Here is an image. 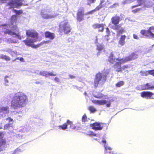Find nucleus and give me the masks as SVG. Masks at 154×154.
<instances>
[{
    "mask_svg": "<svg viewBox=\"0 0 154 154\" xmlns=\"http://www.w3.org/2000/svg\"><path fill=\"white\" fill-rule=\"evenodd\" d=\"M122 20L120 17L117 15L112 17L111 20V22L114 25L118 24L119 22Z\"/></svg>",
    "mask_w": 154,
    "mask_h": 154,
    "instance_id": "obj_16",
    "label": "nucleus"
},
{
    "mask_svg": "<svg viewBox=\"0 0 154 154\" xmlns=\"http://www.w3.org/2000/svg\"><path fill=\"white\" fill-rule=\"evenodd\" d=\"M45 38H48L50 40H53L55 37V34L53 32H51L49 31H47L44 33Z\"/></svg>",
    "mask_w": 154,
    "mask_h": 154,
    "instance_id": "obj_18",
    "label": "nucleus"
},
{
    "mask_svg": "<svg viewBox=\"0 0 154 154\" xmlns=\"http://www.w3.org/2000/svg\"><path fill=\"white\" fill-rule=\"evenodd\" d=\"M6 25H7L5 24L3 25V26H6Z\"/></svg>",
    "mask_w": 154,
    "mask_h": 154,
    "instance_id": "obj_63",
    "label": "nucleus"
},
{
    "mask_svg": "<svg viewBox=\"0 0 154 154\" xmlns=\"http://www.w3.org/2000/svg\"><path fill=\"white\" fill-rule=\"evenodd\" d=\"M137 5L132 6V8L133 7H136L138 6H141L142 5H144V7L147 8H149L152 6V5L146 6L145 5V1L146 0H137Z\"/></svg>",
    "mask_w": 154,
    "mask_h": 154,
    "instance_id": "obj_21",
    "label": "nucleus"
},
{
    "mask_svg": "<svg viewBox=\"0 0 154 154\" xmlns=\"http://www.w3.org/2000/svg\"><path fill=\"white\" fill-rule=\"evenodd\" d=\"M140 96L143 98L154 99V93L150 91H143L140 93Z\"/></svg>",
    "mask_w": 154,
    "mask_h": 154,
    "instance_id": "obj_10",
    "label": "nucleus"
},
{
    "mask_svg": "<svg viewBox=\"0 0 154 154\" xmlns=\"http://www.w3.org/2000/svg\"><path fill=\"white\" fill-rule=\"evenodd\" d=\"M11 23L12 25L16 23L17 22V16L16 15H13L12 16L11 19Z\"/></svg>",
    "mask_w": 154,
    "mask_h": 154,
    "instance_id": "obj_28",
    "label": "nucleus"
},
{
    "mask_svg": "<svg viewBox=\"0 0 154 154\" xmlns=\"http://www.w3.org/2000/svg\"><path fill=\"white\" fill-rule=\"evenodd\" d=\"M3 133L2 132L0 131V137H2V135H3Z\"/></svg>",
    "mask_w": 154,
    "mask_h": 154,
    "instance_id": "obj_57",
    "label": "nucleus"
},
{
    "mask_svg": "<svg viewBox=\"0 0 154 154\" xmlns=\"http://www.w3.org/2000/svg\"><path fill=\"white\" fill-rule=\"evenodd\" d=\"M123 58H121L120 57H118L116 58L113 52H111L108 57V59L106 60L107 63H109L110 65L113 64L116 61H122Z\"/></svg>",
    "mask_w": 154,
    "mask_h": 154,
    "instance_id": "obj_5",
    "label": "nucleus"
},
{
    "mask_svg": "<svg viewBox=\"0 0 154 154\" xmlns=\"http://www.w3.org/2000/svg\"><path fill=\"white\" fill-rule=\"evenodd\" d=\"M106 33L107 34V35H106L105 36V37H108L110 35V31L108 27L106 28Z\"/></svg>",
    "mask_w": 154,
    "mask_h": 154,
    "instance_id": "obj_45",
    "label": "nucleus"
},
{
    "mask_svg": "<svg viewBox=\"0 0 154 154\" xmlns=\"http://www.w3.org/2000/svg\"><path fill=\"white\" fill-rule=\"evenodd\" d=\"M8 78L10 79V78L8 77H6L5 79V84L6 85H8Z\"/></svg>",
    "mask_w": 154,
    "mask_h": 154,
    "instance_id": "obj_47",
    "label": "nucleus"
},
{
    "mask_svg": "<svg viewBox=\"0 0 154 154\" xmlns=\"http://www.w3.org/2000/svg\"><path fill=\"white\" fill-rule=\"evenodd\" d=\"M138 56L136 52L131 53L128 56L124 58H123L122 63H125L128 61L134 60L137 58Z\"/></svg>",
    "mask_w": 154,
    "mask_h": 154,
    "instance_id": "obj_8",
    "label": "nucleus"
},
{
    "mask_svg": "<svg viewBox=\"0 0 154 154\" xmlns=\"http://www.w3.org/2000/svg\"><path fill=\"white\" fill-rule=\"evenodd\" d=\"M124 85V82L122 81H120L116 84V86L117 87H120Z\"/></svg>",
    "mask_w": 154,
    "mask_h": 154,
    "instance_id": "obj_38",
    "label": "nucleus"
},
{
    "mask_svg": "<svg viewBox=\"0 0 154 154\" xmlns=\"http://www.w3.org/2000/svg\"><path fill=\"white\" fill-rule=\"evenodd\" d=\"M88 134L89 136H96L97 135V134L94 133L93 131H89L88 132Z\"/></svg>",
    "mask_w": 154,
    "mask_h": 154,
    "instance_id": "obj_44",
    "label": "nucleus"
},
{
    "mask_svg": "<svg viewBox=\"0 0 154 154\" xmlns=\"http://www.w3.org/2000/svg\"><path fill=\"white\" fill-rule=\"evenodd\" d=\"M115 25V26H114V27L112 29L116 31L118 30H119L120 28L121 27V26L120 25V24H117V25Z\"/></svg>",
    "mask_w": 154,
    "mask_h": 154,
    "instance_id": "obj_41",
    "label": "nucleus"
},
{
    "mask_svg": "<svg viewBox=\"0 0 154 154\" xmlns=\"http://www.w3.org/2000/svg\"><path fill=\"white\" fill-rule=\"evenodd\" d=\"M102 142L104 143H106V141L105 140H102Z\"/></svg>",
    "mask_w": 154,
    "mask_h": 154,
    "instance_id": "obj_59",
    "label": "nucleus"
},
{
    "mask_svg": "<svg viewBox=\"0 0 154 154\" xmlns=\"http://www.w3.org/2000/svg\"><path fill=\"white\" fill-rule=\"evenodd\" d=\"M154 30V26L150 27L147 30L142 29L140 31V33L142 35L141 37H144L151 38H154V34L152 33L151 30Z\"/></svg>",
    "mask_w": 154,
    "mask_h": 154,
    "instance_id": "obj_4",
    "label": "nucleus"
},
{
    "mask_svg": "<svg viewBox=\"0 0 154 154\" xmlns=\"http://www.w3.org/2000/svg\"><path fill=\"white\" fill-rule=\"evenodd\" d=\"M18 0H11L8 2L7 5L10 6V8H18L19 7Z\"/></svg>",
    "mask_w": 154,
    "mask_h": 154,
    "instance_id": "obj_15",
    "label": "nucleus"
},
{
    "mask_svg": "<svg viewBox=\"0 0 154 154\" xmlns=\"http://www.w3.org/2000/svg\"><path fill=\"white\" fill-rule=\"evenodd\" d=\"M28 101L27 96L23 93L16 94L11 101V105L14 109L22 108L26 105Z\"/></svg>",
    "mask_w": 154,
    "mask_h": 154,
    "instance_id": "obj_1",
    "label": "nucleus"
},
{
    "mask_svg": "<svg viewBox=\"0 0 154 154\" xmlns=\"http://www.w3.org/2000/svg\"><path fill=\"white\" fill-rule=\"evenodd\" d=\"M103 77V75L100 73H98L96 75L94 82V85L95 88L97 87L99 82L101 80Z\"/></svg>",
    "mask_w": 154,
    "mask_h": 154,
    "instance_id": "obj_14",
    "label": "nucleus"
},
{
    "mask_svg": "<svg viewBox=\"0 0 154 154\" xmlns=\"http://www.w3.org/2000/svg\"><path fill=\"white\" fill-rule=\"evenodd\" d=\"M71 28L68 22L66 20L63 21L59 25V31L60 33L63 32L65 34H68L71 31Z\"/></svg>",
    "mask_w": 154,
    "mask_h": 154,
    "instance_id": "obj_2",
    "label": "nucleus"
},
{
    "mask_svg": "<svg viewBox=\"0 0 154 154\" xmlns=\"http://www.w3.org/2000/svg\"><path fill=\"white\" fill-rule=\"evenodd\" d=\"M19 59V57H17V58H16L15 60H14L13 61H15L16 60Z\"/></svg>",
    "mask_w": 154,
    "mask_h": 154,
    "instance_id": "obj_61",
    "label": "nucleus"
},
{
    "mask_svg": "<svg viewBox=\"0 0 154 154\" xmlns=\"http://www.w3.org/2000/svg\"><path fill=\"white\" fill-rule=\"evenodd\" d=\"M6 144V139L4 138L3 137H2L0 139V147L5 146Z\"/></svg>",
    "mask_w": 154,
    "mask_h": 154,
    "instance_id": "obj_26",
    "label": "nucleus"
},
{
    "mask_svg": "<svg viewBox=\"0 0 154 154\" xmlns=\"http://www.w3.org/2000/svg\"><path fill=\"white\" fill-rule=\"evenodd\" d=\"M121 61L116 62L113 65L114 69L116 72H122V70L126 69L128 68L129 67L128 65H124L122 67L121 64L123 63H122V61Z\"/></svg>",
    "mask_w": 154,
    "mask_h": 154,
    "instance_id": "obj_6",
    "label": "nucleus"
},
{
    "mask_svg": "<svg viewBox=\"0 0 154 154\" xmlns=\"http://www.w3.org/2000/svg\"><path fill=\"white\" fill-rule=\"evenodd\" d=\"M105 25V24H103V23L100 24L95 23L93 25L92 27L94 29H100V28H101V29L99 30V32H102L103 31L104 29V26Z\"/></svg>",
    "mask_w": 154,
    "mask_h": 154,
    "instance_id": "obj_20",
    "label": "nucleus"
},
{
    "mask_svg": "<svg viewBox=\"0 0 154 154\" xmlns=\"http://www.w3.org/2000/svg\"><path fill=\"white\" fill-rule=\"evenodd\" d=\"M102 123L97 122L90 124V126L92 128V129L95 131L101 130L103 127L102 125Z\"/></svg>",
    "mask_w": 154,
    "mask_h": 154,
    "instance_id": "obj_11",
    "label": "nucleus"
},
{
    "mask_svg": "<svg viewBox=\"0 0 154 154\" xmlns=\"http://www.w3.org/2000/svg\"><path fill=\"white\" fill-rule=\"evenodd\" d=\"M96 47V49L99 51H101L104 49L103 46L100 44H97Z\"/></svg>",
    "mask_w": 154,
    "mask_h": 154,
    "instance_id": "obj_34",
    "label": "nucleus"
},
{
    "mask_svg": "<svg viewBox=\"0 0 154 154\" xmlns=\"http://www.w3.org/2000/svg\"><path fill=\"white\" fill-rule=\"evenodd\" d=\"M133 38L136 39H138L139 38L137 35L135 34H134L133 35Z\"/></svg>",
    "mask_w": 154,
    "mask_h": 154,
    "instance_id": "obj_51",
    "label": "nucleus"
},
{
    "mask_svg": "<svg viewBox=\"0 0 154 154\" xmlns=\"http://www.w3.org/2000/svg\"><path fill=\"white\" fill-rule=\"evenodd\" d=\"M20 61H23L24 59L23 57H21L20 58Z\"/></svg>",
    "mask_w": 154,
    "mask_h": 154,
    "instance_id": "obj_58",
    "label": "nucleus"
},
{
    "mask_svg": "<svg viewBox=\"0 0 154 154\" xmlns=\"http://www.w3.org/2000/svg\"><path fill=\"white\" fill-rule=\"evenodd\" d=\"M0 59H4L7 61H9L11 60V58L3 54L0 55Z\"/></svg>",
    "mask_w": 154,
    "mask_h": 154,
    "instance_id": "obj_29",
    "label": "nucleus"
},
{
    "mask_svg": "<svg viewBox=\"0 0 154 154\" xmlns=\"http://www.w3.org/2000/svg\"><path fill=\"white\" fill-rule=\"evenodd\" d=\"M132 6L131 8V12L134 14L142 10V8H141L134 9L135 7H133L132 8Z\"/></svg>",
    "mask_w": 154,
    "mask_h": 154,
    "instance_id": "obj_32",
    "label": "nucleus"
},
{
    "mask_svg": "<svg viewBox=\"0 0 154 154\" xmlns=\"http://www.w3.org/2000/svg\"><path fill=\"white\" fill-rule=\"evenodd\" d=\"M54 80L57 82H59L60 81L59 79L57 77H55L54 79Z\"/></svg>",
    "mask_w": 154,
    "mask_h": 154,
    "instance_id": "obj_52",
    "label": "nucleus"
},
{
    "mask_svg": "<svg viewBox=\"0 0 154 154\" xmlns=\"http://www.w3.org/2000/svg\"><path fill=\"white\" fill-rule=\"evenodd\" d=\"M69 77L71 79H74L75 78V76L72 75H69Z\"/></svg>",
    "mask_w": 154,
    "mask_h": 154,
    "instance_id": "obj_55",
    "label": "nucleus"
},
{
    "mask_svg": "<svg viewBox=\"0 0 154 154\" xmlns=\"http://www.w3.org/2000/svg\"><path fill=\"white\" fill-rule=\"evenodd\" d=\"M19 7L22 6H27L30 2V0H18Z\"/></svg>",
    "mask_w": 154,
    "mask_h": 154,
    "instance_id": "obj_23",
    "label": "nucleus"
},
{
    "mask_svg": "<svg viewBox=\"0 0 154 154\" xmlns=\"http://www.w3.org/2000/svg\"><path fill=\"white\" fill-rule=\"evenodd\" d=\"M13 11L16 14V15H20L23 13V11L21 10H17L15 9H14Z\"/></svg>",
    "mask_w": 154,
    "mask_h": 154,
    "instance_id": "obj_40",
    "label": "nucleus"
},
{
    "mask_svg": "<svg viewBox=\"0 0 154 154\" xmlns=\"http://www.w3.org/2000/svg\"><path fill=\"white\" fill-rule=\"evenodd\" d=\"M140 73L142 75L147 76L149 74L148 71H141L140 72Z\"/></svg>",
    "mask_w": 154,
    "mask_h": 154,
    "instance_id": "obj_43",
    "label": "nucleus"
},
{
    "mask_svg": "<svg viewBox=\"0 0 154 154\" xmlns=\"http://www.w3.org/2000/svg\"><path fill=\"white\" fill-rule=\"evenodd\" d=\"M117 35L118 36L121 34H122L123 33L125 32V30L123 28H122L116 31Z\"/></svg>",
    "mask_w": 154,
    "mask_h": 154,
    "instance_id": "obj_37",
    "label": "nucleus"
},
{
    "mask_svg": "<svg viewBox=\"0 0 154 154\" xmlns=\"http://www.w3.org/2000/svg\"><path fill=\"white\" fill-rule=\"evenodd\" d=\"M85 11L83 8H79L76 13V20L80 22L84 20V15Z\"/></svg>",
    "mask_w": 154,
    "mask_h": 154,
    "instance_id": "obj_7",
    "label": "nucleus"
},
{
    "mask_svg": "<svg viewBox=\"0 0 154 154\" xmlns=\"http://www.w3.org/2000/svg\"><path fill=\"white\" fill-rule=\"evenodd\" d=\"M99 10L98 9V8H97V7H96L95 8V9L86 13L85 14V15H87L88 14H91L94 13L96 11H99Z\"/></svg>",
    "mask_w": 154,
    "mask_h": 154,
    "instance_id": "obj_36",
    "label": "nucleus"
},
{
    "mask_svg": "<svg viewBox=\"0 0 154 154\" xmlns=\"http://www.w3.org/2000/svg\"><path fill=\"white\" fill-rule=\"evenodd\" d=\"M50 12L47 10H42L41 12V15L42 18L45 19H51L53 16L50 14Z\"/></svg>",
    "mask_w": 154,
    "mask_h": 154,
    "instance_id": "obj_13",
    "label": "nucleus"
},
{
    "mask_svg": "<svg viewBox=\"0 0 154 154\" xmlns=\"http://www.w3.org/2000/svg\"><path fill=\"white\" fill-rule=\"evenodd\" d=\"M94 96L97 98H101L103 96V95L99 92H95L93 94Z\"/></svg>",
    "mask_w": 154,
    "mask_h": 154,
    "instance_id": "obj_25",
    "label": "nucleus"
},
{
    "mask_svg": "<svg viewBox=\"0 0 154 154\" xmlns=\"http://www.w3.org/2000/svg\"><path fill=\"white\" fill-rule=\"evenodd\" d=\"M97 56H98V55H100V53L99 52H98V53H97Z\"/></svg>",
    "mask_w": 154,
    "mask_h": 154,
    "instance_id": "obj_60",
    "label": "nucleus"
},
{
    "mask_svg": "<svg viewBox=\"0 0 154 154\" xmlns=\"http://www.w3.org/2000/svg\"><path fill=\"white\" fill-rule=\"evenodd\" d=\"M141 87L142 90H152L154 89V84L147 83L142 85Z\"/></svg>",
    "mask_w": 154,
    "mask_h": 154,
    "instance_id": "obj_17",
    "label": "nucleus"
},
{
    "mask_svg": "<svg viewBox=\"0 0 154 154\" xmlns=\"http://www.w3.org/2000/svg\"><path fill=\"white\" fill-rule=\"evenodd\" d=\"M10 126V124H7L4 126V129H6L8 128Z\"/></svg>",
    "mask_w": 154,
    "mask_h": 154,
    "instance_id": "obj_50",
    "label": "nucleus"
},
{
    "mask_svg": "<svg viewBox=\"0 0 154 154\" xmlns=\"http://www.w3.org/2000/svg\"><path fill=\"white\" fill-rule=\"evenodd\" d=\"M4 33L5 34H8V35H12L16 34V33L15 32H13L11 30H9L8 29H7L6 31L4 32Z\"/></svg>",
    "mask_w": 154,
    "mask_h": 154,
    "instance_id": "obj_33",
    "label": "nucleus"
},
{
    "mask_svg": "<svg viewBox=\"0 0 154 154\" xmlns=\"http://www.w3.org/2000/svg\"><path fill=\"white\" fill-rule=\"evenodd\" d=\"M15 35L20 40L21 39V38L20 36L18 34H15Z\"/></svg>",
    "mask_w": 154,
    "mask_h": 154,
    "instance_id": "obj_53",
    "label": "nucleus"
},
{
    "mask_svg": "<svg viewBox=\"0 0 154 154\" xmlns=\"http://www.w3.org/2000/svg\"><path fill=\"white\" fill-rule=\"evenodd\" d=\"M9 107L8 106L6 107H2L1 109L0 110L1 112L7 111H9L8 110Z\"/></svg>",
    "mask_w": 154,
    "mask_h": 154,
    "instance_id": "obj_42",
    "label": "nucleus"
},
{
    "mask_svg": "<svg viewBox=\"0 0 154 154\" xmlns=\"http://www.w3.org/2000/svg\"><path fill=\"white\" fill-rule=\"evenodd\" d=\"M67 123L68 125H70L69 128L72 130H74L76 128V127L72 121H70L69 120H67Z\"/></svg>",
    "mask_w": 154,
    "mask_h": 154,
    "instance_id": "obj_27",
    "label": "nucleus"
},
{
    "mask_svg": "<svg viewBox=\"0 0 154 154\" xmlns=\"http://www.w3.org/2000/svg\"><path fill=\"white\" fill-rule=\"evenodd\" d=\"M96 0H87V5H90V4L94 3Z\"/></svg>",
    "mask_w": 154,
    "mask_h": 154,
    "instance_id": "obj_46",
    "label": "nucleus"
},
{
    "mask_svg": "<svg viewBox=\"0 0 154 154\" xmlns=\"http://www.w3.org/2000/svg\"><path fill=\"white\" fill-rule=\"evenodd\" d=\"M112 148L110 147L105 148V154H113L112 151Z\"/></svg>",
    "mask_w": 154,
    "mask_h": 154,
    "instance_id": "obj_30",
    "label": "nucleus"
},
{
    "mask_svg": "<svg viewBox=\"0 0 154 154\" xmlns=\"http://www.w3.org/2000/svg\"><path fill=\"white\" fill-rule=\"evenodd\" d=\"M39 74L42 76L45 77L48 76H54L56 75V74H54L52 72H47L45 71H41L39 72Z\"/></svg>",
    "mask_w": 154,
    "mask_h": 154,
    "instance_id": "obj_19",
    "label": "nucleus"
},
{
    "mask_svg": "<svg viewBox=\"0 0 154 154\" xmlns=\"http://www.w3.org/2000/svg\"><path fill=\"white\" fill-rule=\"evenodd\" d=\"M93 102L94 103L97 104L99 105H103L106 104V106L107 107H109L111 106V100H109L107 102L105 100H94L93 101Z\"/></svg>",
    "mask_w": 154,
    "mask_h": 154,
    "instance_id": "obj_12",
    "label": "nucleus"
},
{
    "mask_svg": "<svg viewBox=\"0 0 154 154\" xmlns=\"http://www.w3.org/2000/svg\"><path fill=\"white\" fill-rule=\"evenodd\" d=\"M126 38L125 35H123L121 36L118 42L119 45L120 46L124 45L125 44V40Z\"/></svg>",
    "mask_w": 154,
    "mask_h": 154,
    "instance_id": "obj_22",
    "label": "nucleus"
},
{
    "mask_svg": "<svg viewBox=\"0 0 154 154\" xmlns=\"http://www.w3.org/2000/svg\"><path fill=\"white\" fill-rule=\"evenodd\" d=\"M149 74L154 76V69L148 70Z\"/></svg>",
    "mask_w": 154,
    "mask_h": 154,
    "instance_id": "obj_48",
    "label": "nucleus"
},
{
    "mask_svg": "<svg viewBox=\"0 0 154 154\" xmlns=\"http://www.w3.org/2000/svg\"><path fill=\"white\" fill-rule=\"evenodd\" d=\"M88 120L85 114H84L82 117V122H85L88 121Z\"/></svg>",
    "mask_w": 154,
    "mask_h": 154,
    "instance_id": "obj_39",
    "label": "nucleus"
},
{
    "mask_svg": "<svg viewBox=\"0 0 154 154\" xmlns=\"http://www.w3.org/2000/svg\"><path fill=\"white\" fill-rule=\"evenodd\" d=\"M23 41L26 45L31 47L34 48L39 47L44 44L46 43L47 42V41L42 42L38 44L35 45L33 44V43L37 42L36 39H32V38H27L26 39L23 40Z\"/></svg>",
    "mask_w": 154,
    "mask_h": 154,
    "instance_id": "obj_3",
    "label": "nucleus"
},
{
    "mask_svg": "<svg viewBox=\"0 0 154 154\" xmlns=\"http://www.w3.org/2000/svg\"><path fill=\"white\" fill-rule=\"evenodd\" d=\"M107 5L106 0H100V2L99 5L97 7L100 10L102 8L106 7Z\"/></svg>",
    "mask_w": 154,
    "mask_h": 154,
    "instance_id": "obj_24",
    "label": "nucleus"
},
{
    "mask_svg": "<svg viewBox=\"0 0 154 154\" xmlns=\"http://www.w3.org/2000/svg\"><path fill=\"white\" fill-rule=\"evenodd\" d=\"M68 124L67 123V120L66 122L62 125H60L58 127L60 129H61L63 130L66 129L67 128Z\"/></svg>",
    "mask_w": 154,
    "mask_h": 154,
    "instance_id": "obj_31",
    "label": "nucleus"
},
{
    "mask_svg": "<svg viewBox=\"0 0 154 154\" xmlns=\"http://www.w3.org/2000/svg\"><path fill=\"white\" fill-rule=\"evenodd\" d=\"M119 4L117 3H115L113 4L112 5L110 6V8H115L117 6H118Z\"/></svg>",
    "mask_w": 154,
    "mask_h": 154,
    "instance_id": "obj_49",
    "label": "nucleus"
},
{
    "mask_svg": "<svg viewBox=\"0 0 154 154\" xmlns=\"http://www.w3.org/2000/svg\"><path fill=\"white\" fill-rule=\"evenodd\" d=\"M17 42V41L16 40H11V43H16Z\"/></svg>",
    "mask_w": 154,
    "mask_h": 154,
    "instance_id": "obj_56",
    "label": "nucleus"
},
{
    "mask_svg": "<svg viewBox=\"0 0 154 154\" xmlns=\"http://www.w3.org/2000/svg\"><path fill=\"white\" fill-rule=\"evenodd\" d=\"M7 120H9V122H11L13 121V119H11V117H8L7 119Z\"/></svg>",
    "mask_w": 154,
    "mask_h": 154,
    "instance_id": "obj_54",
    "label": "nucleus"
},
{
    "mask_svg": "<svg viewBox=\"0 0 154 154\" xmlns=\"http://www.w3.org/2000/svg\"><path fill=\"white\" fill-rule=\"evenodd\" d=\"M88 109L90 111L91 113H94L96 111V109L92 106H89Z\"/></svg>",
    "mask_w": 154,
    "mask_h": 154,
    "instance_id": "obj_35",
    "label": "nucleus"
},
{
    "mask_svg": "<svg viewBox=\"0 0 154 154\" xmlns=\"http://www.w3.org/2000/svg\"><path fill=\"white\" fill-rule=\"evenodd\" d=\"M26 34L28 37L32 38V39H36V41L38 38V33L34 30H27L26 31Z\"/></svg>",
    "mask_w": 154,
    "mask_h": 154,
    "instance_id": "obj_9",
    "label": "nucleus"
},
{
    "mask_svg": "<svg viewBox=\"0 0 154 154\" xmlns=\"http://www.w3.org/2000/svg\"><path fill=\"white\" fill-rule=\"evenodd\" d=\"M116 54H118V55H120V54H119V53H117Z\"/></svg>",
    "mask_w": 154,
    "mask_h": 154,
    "instance_id": "obj_64",
    "label": "nucleus"
},
{
    "mask_svg": "<svg viewBox=\"0 0 154 154\" xmlns=\"http://www.w3.org/2000/svg\"><path fill=\"white\" fill-rule=\"evenodd\" d=\"M153 12L154 13V6L153 8Z\"/></svg>",
    "mask_w": 154,
    "mask_h": 154,
    "instance_id": "obj_62",
    "label": "nucleus"
}]
</instances>
